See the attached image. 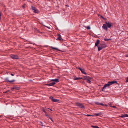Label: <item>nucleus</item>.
<instances>
[{
	"instance_id": "nucleus-35",
	"label": "nucleus",
	"mask_w": 128,
	"mask_h": 128,
	"mask_svg": "<svg viewBox=\"0 0 128 128\" xmlns=\"http://www.w3.org/2000/svg\"><path fill=\"white\" fill-rule=\"evenodd\" d=\"M47 109L50 110L51 111H53L51 109H50V108H47Z\"/></svg>"
},
{
	"instance_id": "nucleus-34",
	"label": "nucleus",
	"mask_w": 128,
	"mask_h": 128,
	"mask_svg": "<svg viewBox=\"0 0 128 128\" xmlns=\"http://www.w3.org/2000/svg\"><path fill=\"white\" fill-rule=\"evenodd\" d=\"M50 119L53 122H54V121L53 120L52 118H50Z\"/></svg>"
},
{
	"instance_id": "nucleus-12",
	"label": "nucleus",
	"mask_w": 128,
	"mask_h": 128,
	"mask_svg": "<svg viewBox=\"0 0 128 128\" xmlns=\"http://www.w3.org/2000/svg\"><path fill=\"white\" fill-rule=\"evenodd\" d=\"M15 80H13L12 81H10L8 80V78H7L5 79V82H14Z\"/></svg>"
},
{
	"instance_id": "nucleus-47",
	"label": "nucleus",
	"mask_w": 128,
	"mask_h": 128,
	"mask_svg": "<svg viewBox=\"0 0 128 128\" xmlns=\"http://www.w3.org/2000/svg\"><path fill=\"white\" fill-rule=\"evenodd\" d=\"M7 74H8V73H7Z\"/></svg>"
},
{
	"instance_id": "nucleus-2",
	"label": "nucleus",
	"mask_w": 128,
	"mask_h": 128,
	"mask_svg": "<svg viewBox=\"0 0 128 128\" xmlns=\"http://www.w3.org/2000/svg\"><path fill=\"white\" fill-rule=\"evenodd\" d=\"M76 104L77 106L78 107L82 109L85 108V107L84 105L82 104L79 103L78 102H76Z\"/></svg>"
},
{
	"instance_id": "nucleus-33",
	"label": "nucleus",
	"mask_w": 128,
	"mask_h": 128,
	"mask_svg": "<svg viewBox=\"0 0 128 128\" xmlns=\"http://www.w3.org/2000/svg\"><path fill=\"white\" fill-rule=\"evenodd\" d=\"M126 82H128V77L126 79Z\"/></svg>"
},
{
	"instance_id": "nucleus-9",
	"label": "nucleus",
	"mask_w": 128,
	"mask_h": 128,
	"mask_svg": "<svg viewBox=\"0 0 128 128\" xmlns=\"http://www.w3.org/2000/svg\"><path fill=\"white\" fill-rule=\"evenodd\" d=\"M20 89V88L17 86H14L11 89V90H19Z\"/></svg>"
},
{
	"instance_id": "nucleus-19",
	"label": "nucleus",
	"mask_w": 128,
	"mask_h": 128,
	"mask_svg": "<svg viewBox=\"0 0 128 128\" xmlns=\"http://www.w3.org/2000/svg\"><path fill=\"white\" fill-rule=\"evenodd\" d=\"M119 116L120 118H124L125 117H128V115L125 114L124 115H122L121 116Z\"/></svg>"
},
{
	"instance_id": "nucleus-42",
	"label": "nucleus",
	"mask_w": 128,
	"mask_h": 128,
	"mask_svg": "<svg viewBox=\"0 0 128 128\" xmlns=\"http://www.w3.org/2000/svg\"><path fill=\"white\" fill-rule=\"evenodd\" d=\"M11 75L12 76H14V74H11Z\"/></svg>"
},
{
	"instance_id": "nucleus-44",
	"label": "nucleus",
	"mask_w": 128,
	"mask_h": 128,
	"mask_svg": "<svg viewBox=\"0 0 128 128\" xmlns=\"http://www.w3.org/2000/svg\"><path fill=\"white\" fill-rule=\"evenodd\" d=\"M96 128H100L98 126H96Z\"/></svg>"
},
{
	"instance_id": "nucleus-48",
	"label": "nucleus",
	"mask_w": 128,
	"mask_h": 128,
	"mask_svg": "<svg viewBox=\"0 0 128 128\" xmlns=\"http://www.w3.org/2000/svg\"><path fill=\"white\" fill-rule=\"evenodd\" d=\"M95 116H96V114H95Z\"/></svg>"
},
{
	"instance_id": "nucleus-26",
	"label": "nucleus",
	"mask_w": 128,
	"mask_h": 128,
	"mask_svg": "<svg viewBox=\"0 0 128 128\" xmlns=\"http://www.w3.org/2000/svg\"><path fill=\"white\" fill-rule=\"evenodd\" d=\"M110 107L113 108H116V107L114 106H110Z\"/></svg>"
},
{
	"instance_id": "nucleus-5",
	"label": "nucleus",
	"mask_w": 128,
	"mask_h": 128,
	"mask_svg": "<svg viewBox=\"0 0 128 128\" xmlns=\"http://www.w3.org/2000/svg\"><path fill=\"white\" fill-rule=\"evenodd\" d=\"M110 86V84L109 83V82H108V84H106L104 85V87L102 88V91H105L104 89L106 87H108Z\"/></svg>"
},
{
	"instance_id": "nucleus-15",
	"label": "nucleus",
	"mask_w": 128,
	"mask_h": 128,
	"mask_svg": "<svg viewBox=\"0 0 128 128\" xmlns=\"http://www.w3.org/2000/svg\"><path fill=\"white\" fill-rule=\"evenodd\" d=\"M102 28L104 30H108L107 26L105 24H103L102 26Z\"/></svg>"
},
{
	"instance_id": "nucleus-27",
	"label": "nucleus",
	"mask_w": 128,
	"mask_h": 128,
	"mask_svg": "<svg viewBox=\"0 0 128 128\" xmlns=\"http://www.w3.org/2000/svg\"><path fill=\"white\" fill-rule=\"evenodd\" d=\"M91 127L93 128H96V126H93L91 125Z\"/></svg>"
},
{
	"instance_id": "nucleus-18",
	"label": "nucleus",
	"mask_w": 128,
	"mask_h": 128,
	"mask_svg": "<svg viewBox=\"0 0 128 128\" xmlns=\"http://www.w3.org/2000/svg\"><path fill=\"white\" fill-rule=\"evenodd\" d=\"M57 35L58 36V39H57V40H62V38L60 34H58Z\"/></svg>"
},
{
	"instance_id": "nucleus-20",
	"label": "nucleus",
	"mask_w": 128,
	"mask_h": 128,
	"mask_svg": "<svg viewBox=\"0 0 128 128\" xmlns=\"http://www.w3.org/2000/svg\"><path fill=\"white\" fill-rule=\"evenodd\" d=\"M84 80H88V79H91V78L89 76H84Z\"/></svg>"
},
{
	"instance_id": "nucleus-41",
	"label": "nucleus",
	"mask_w": 128,
	"mask_h": 128,
	"mask_svg": "<svg viewBox=\"0 0 128 128\" xmlns=\"http://www.w3.org/2000/svg\"><path fill=\"white\" fill-rule=\"evenodd\" d=\"M109 106H110H110H112V104H109Z\"/></svg>"
},
{
	"instance_id": "nucleus-39",
	"label": "nucleus",
	"mask_w": 128,
	"mask_h": 128,
	"mask_svg": "<svg viewBox=\"0 0 128 128\" xmlns=\"http://www.w3.org/2000/svg\"><path fill=\"white\" fill-rule=\"evenodd\" d=\"M48 116V118H49L50 119V118H51L50 116H49L48 115V116Z\"/></svg>"
},
{
	"instance_id": "nucleus-29",
	"label": "nucleus",
	"mask_w": 128,
	"mask_h": 128,
	"mask_svg": "<svg viewBox=\"0 0 128 128\" xmlns=\"http://www.w3.org/2000/svg\"><path fill=\"white\" fill-rule=\"evenodd\" d=\"M40 124H42L41 125V126H44L43 125V123L42 122H40Z\"/></svg>"
},
{
	"instance_id": "nucleus-22",
	"label": "nucleus",
	"mask_w": 128,
	"mask_h": 128,
	"mask_svg": "<svg viewBox=\"0 0 128 128\" xmlns=\"http://www.w3.org/2000/svg\"><path fill=\"white\" fill-rule=\"evenodd\" d=\"M51 48L55 50H58L60 51V50H59L58 48H55L52 47H51Z\"/></svg>"
},
{
	"instance_id": "nucleus-30",
	"label": "nucleus",
	"mask_w": 128,
	"mask_h": 128,
	"mask_svg": "<svg viewBox=\"0 0 128 128\" xmlns=\"http://www.w3.org/2000/svg\"><path fill=\"white\" fill-rule=\"evenodd\" d=\"M101 17L104 20H105V18L102 16H101Z\"/></svg>"
},
{
	"instance_id": "nucleus-37",
	"label": "nucleus",
	"mask_w": 128,
	"mask_h": 128,
	"mask_svg": "<svg viewBox=\"0 0 128 128\" xmlns=\"http://www.w3.org/2000/svg\"><path fill=\"white\" fill-rule=\"evenodd\" d=\"M48 116V118H49L50 119V118H51L50 116H49L48 115V116Z\"/></svg>"
},
{
	"instance_id": "nucleus-46",
	"label": "nucleus",
	"mask_w": 128,
	"mask_h": 128,
	"mask_svg": "<svg viewBox=\"0 0 128 128\" xmlns=\"http://www.w3.org/2000/svg\"><path fill=\"white\" fill-rule=\"evenodd\" d=\"M98 16H100V15L99 14H98Z\"/></svg>"
},
{
	"instance_id": "nucleus-14",
	"label": "nucleus",
	"mask_w": 128,
	"mask_h": 128,
	"mask_svg": "<svg viewBox=\"0 0 128 128\" xmlns=\"http://www.w3.org/2000/svg\"><path fill=\"white\" fill-rule=\"evenodd\" d=\"M107 26V27L108 28H110L112 26V24H110L109 22H106V23Z\"/></svg>"
},
{
	"instance_id": "nucleus-31",
	"label": "nucleus",
	"mask_w": 128,
	"mask_h": 128,
	"mask_svg": "<svg viewBox=\"0 0 128 128\" xmlns=\"http://www.w3.org/2000/svg\"><path fill=\"white\" fill-rule=\"evenodd\" d=\"M35 31H37V32H40V31H39V30H37V29H36L35 30Z\"/></svg>"
},
{
	"instance_id": "nucleus-6",
	"label": "nucleus",
	"mask_w": 128,
	"mask_h": 128,
	"mask_svg": "<svg viewBox=\"0 0 128 128\" xmlns=\"http://www.w3.org/2000/svg\"><path fill=\"white\" fill-rule=\"evenodd\" d=\"M10 56L13 59H19V57L17 56H15L13 54H11Z\"/></svg>"
},
{
	"instance_id": "nucleus-7",
	"label": "nucleus",
	"mask_w": 128,
	"mask_h": 128,
	"mask_svg": "<svg viewBox=\"0 0 128 128\" xmlns=\"http://www.w3.org/2000/svg\"><path fill=\"white\" fill-rule=\"evenodd\" d=\"M103 115L102 112H100L96 114V116H99L98 118L100 119V118L102 117Z\"/></svg>"
},
{
	"instance_id": "nucleus-16",
	"label": "nucleus",
	"mask_w": 128,
	"mask_h": 128,
	"mask_svg": "<svg viewBox=\"0 0 128 128\" xmlns=\"http://www.w3.org/2000/svg\"><path fill=\"white\" fill-rule=\"evenodd\" d=\"M96 105H100L102 106H105L106 107L108 106L106 104H104L102 103H99L98 102H96Z\"/></svg>"
},
{
	"instance_id": "nucleus-38",
	"label": "nucleus",
	"mask_w": 128,
	"mask_h": 128,
	"mask_svg": "<svg viewBox=\"0 0 128 128\" xmlns=\"http://www.w3.org/2000/svg\"><path fill=\"white\" fill-rule=\"evenodd\" d=\"M48 116V118H49L50 119V118H51L50 116H49L48 115V116Z\"/></svg>"
},
{
	"instance_id": "nucleus-43",
	"label": "nucleus",
	"mask_w": 128,
	"mask_h": 128,
	"mask_svg": "<svg viewBox=\"0 0 128 128\" xmlns=\"http://www.w3.org/2000/svg\"><path fill=\"white\" fill-rule=\"evenodd\" d=\"M125 57H128V55H126L125 56Z\"/></svg>"
},
{
	"instance_id": "nucleus-24",
	"label": "nucleus",
	"mask_w": 128,
	"mask_h": 128,
	"mask_svg": "<svg viewBox=\"0 0 128 128\" xmlns=\"http://www.w3.org/2000/svg\"><path fill=\"white\" fill-rule=\"evenodd\" d=\"M91 79H88V80H87V82L88 83H89L90 84L91 82L90 81V80H91Z\"/></svg>"
},
{
	"instance_id": "nucleus-8",
	"label": "nucleus",
	"mask_w": 128,
	"mask_h": 128,
	"mask_svg": "<svg viewBox=\"0 0 128 128\" xmlns=\"http://www.w3.org/2000/svg\"><path fill=\"white\" fill-rule=\"evenodd\" d=\"M79 70H80L81 72H82L83 74H85L86 75L87 74L85 72V70L84 69H82L80 68H78Z\"/></svg>"
},
{
	"instance_id": "nucleus-11",
	"label": "nucleus",
	"mask_w": 128,
	"mask_h": 128,
	"mask_svg": "<svg viewBox=\"0 0 128 128\" xmlns=\"http://www.w3.org/2000/svg\"><path fill=\"white\" fill-rule=\"evenodd\" d=\"M50 82H56L57 83L59 82V80L58 79H52L50 80Z\"/></svg>"
},
{
	"instance_id": "nucleus-32",
	"label": "nucleus",
	"mask_w": 128,
	"mask_h": 128,
	"mask_svg": "<svg viewBox=\"0 0 128 128\" xmlns=\"http://www.w3.org/2000/svg\"><path fill=\"white\" fill-rule=\"evenodd\" d=\"M45 115L46 116H48V115L47 114L46 112V113H45Z\"/></svg>"
},
{
	"instance_id": "nucleus-45",
	"label": "nucleus",
	"mask_w": 128,
	"mask_h": 128,
	"mask_svg": "<svg viewBox=\"0 0 128 128\" xmlns=\"http://www.w3.org/2000/svg\"><path fill=\"white\" fill-rule=\"evenodd\" d=\"M95 46H96V42L95 43Z\"/></svg>"
},
{
	"instance_id": "nucleus-17",
	"label": "nucleus",
	"mask_w": 128,
	"mask_h": 128,
	"mask_svg": "<svg viewBox=\"0 0 128 128\" xmlns=\"http://www.w3.org/2000/svg\"><path fill=\"white\" fill-rule=\"evenodd\" d=\"M110 84V86L112 85V84H115L116 83L117 84V82L116 81H113L112 82H108Z\"/></svg>"
},
{
	"instance_id": "nucleus-1",
	"label": "nucleus",
	"mask_w": 128,
	"mask_h": 128,
	"mask_svg": "<svg viewBox=\"0 0 128 128\" xmlns=\"http://www.w3.org/2000/svg\"><path fill=\"white\" fill-rule=\"evenodd\" d=\"M100 42V41L99 40H98L96 41V46H98V50L99 51L102 50L103 49L106 48L107 46L106 44H100V46H98Z\"/></svg>"
},
{
	"instance_id": "nucleus-3",
	"label": "nucleus",
	"mask_w": 128,
	"mask_h": 128,
	"mask_svg": "<svg viewBox=\"0 0 128 128\" xmlns=\"http://www.w3.org/2000/svg\"><path fill=\"white\" fill-rule=\"evenodd\" d=\"M49 98L52 100V102H57L59 103H60V102L59 100L54 99L53 96H50Z\"/></svg>"
},
{
	"instance_id": "nucleus-40",
	"label": "nucleus",
	"mask_w": 128,
	"mask_h": 128,
	"mask_svg": "<svg viewBox=\"0 0 128 128\" xmlns=\"http://www.w3.org/2000/svg\"><path fill=\"white\" fill-rule=\"evenodd\" d=\"M25 5L22 6V8H25Z\"/></svg>"
},
{
	"instance_id": "nucleus-23",
	"label": "nucleus",
	"mask_w": 128,
	"mask_h": 128,
	"mask_svg": "<svg viewBox=\"0 0 128 128\" xmlns=\"http://www.w3.org/2000/svg\"><path fill=\"white\" fill-rule=\"evenodd\" d=\"M111 40L112 39L110 38H109V39H108L105 38V39H104V40L108 42L109 40Z\"/></svg>"
},
{
	"instance_id": "nucleus-25",
	"label": "nucleus",
	"mask_w": 128,
	"mask_h": 128,
	"mask_svg": "<svg viewBox=\"0 0 128 128\" xmlns=\"http://www.w3.org/2000/svg\"><path fill=\"white\" fill-rule=\"evenodd\" d=\"M84 26L88 30H89L90 29V28L89 26H88L87 27L85 26Z\"/></svg>"
},
{
	"instance_id": "nucleus-28",
	"label": "nucleus",
	"mask_w": 128,
	"mask_h": 128,
	"mask_svg": "<svg viewBox=\"0 0 128 128\" xmlns=\"http://www.w3.org/2000/svg\"><path fill=\"white\" fill-rule=\"evenodd\" d=\"M85 116H93L90 115V114H87V115H85Z\"/></svg>"
},
{
	"instance_id": "nucleus-36",
	"label": "nucleus",
	"mask_w": 128,
	"mask_h": 128,
	"mask_svg": "<svg viewBox=\"0 0 128 128\" xmlns=\"http://www.w3.org/2000/svg\"><path fill=\"white\" fill-rule=\"evenodd\" d=\"M45 26L49 29H50V27H48L47 26Z\"/></svg>"
},
{
	"instance_id": "nucleus-21",
	"label": "nucleus",
	"mask_w": 128,
	"mask_h": 128,
	"mask_svg": "<svg viewBox=\"0 0 128 128\" xmlns=\"http://www.w3.org/2000/svg\"><path fill=\"white\" fill-rule=\"evenodd\" d=\"M81 79H83L82 78H76L75 77L74 80H80Z\"/></svg>"
},
{
	"instance_id": "nucleus-4",
	"label": "nucleus",
	"mask_w": 128,
	"mask_h": 128,
	"mask_svg": "<svg viewBox=\"0 0 128 128\" xmlns=\"http://www.w3.org/2000/svg\"><path fill=\"white\" fill-rule=\"evenodd\" d=\"M32 10L34 11V12L35 13L38 14L39 12L37 9H36L35 7H34L32 6Z\"/></svg>"
},
{
	"instance_id": "nucleus-10",
	"label": "nucleus",
	"mask_w": 128,
	"mask_h": 128,
	"mask_svg": "<svg viewBox=\"0 0 128 128\" xmlns=\"http://www.w3.org/2000/svg\"><path fill=\"white\" fill-rule=\"evenodd\" d=\"M41 110L42 111L44 112L45 113H46V110H47V108H46V107L42 108H41Z\"/></svg>"
},
{
	"instance_id": "nucleus-13",
	"label": "nucleus",
	"mask_w": 128,
	"mask_h": 128,
	"mask_svg": "<svg viewBox=\"0 0 128 128\" xmlns=\"http://www.w3.org/2000/svg\"><path fill=\"white\" fill-rule=\"evenodd\" d=\"M56 84V82H53L50 83L49 84H46V85L48 86H54Z\"/></svg>"
}]
</instances>
